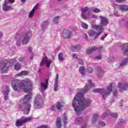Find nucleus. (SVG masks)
<instances>
[{"label":"nucleus","mask_w":128,"mask_h":128,"mask_svg":"<svg viewBox=\"0 0 128 128\" xmlns=\"http://www.w3.org/2000/svg\"><path fill=\"white\" fill-rule=\"evenodd\" d=\"M22 66V65L20 63H18L14 65V68L16 70H20V68Z\"/></svg>","instance_id":"nucleus-32"},{"label":"nucleus","mask_w":128,"mask_h":128,"mask_svg":"<svg viewBox=\"0 0 128 128\" xmlns=\"http://www.w3.org/2000/svg\"><path fill=\"white\" fill-rule=\"evenodd\" d=\"M50 26V22L46 20L43 22L41 24V28L42 30H46L48 27Z\"/></svg>","instance_id":"nucleus-18"},{"label":"nucleus","mask_w":128,"mask_h":128,"mask_svg":"<svg viewBox=\"0 0 128 128\" xmlns=\"http://www.w3.org/2000/svg\"><path fill=\"white\" fill-rule=\"evenodd\" d=\"M51 110L54 112L56 110V106H52L50 108Z\"/></svg>","instance_id":"nucleus-47"},{"label":"nucleus","mask_w":128,"mask_h":128,"mask_svg":"<svg viewBox=\"0 0 128 128\" xmlns=\"http://www.w3.org/2000/svg\"><path fill=\"white\" fill-rule=\"evenodd\" d=\"M24 60V58H20L19 60H20V62H22Z\"/></svg>","instance_id":"nucleus-63"},{"label":"nucleus","mask_w":128,"mask_h":128,"mask_svg":"<svg viewBox=\"0 0 128 128\" xmlns=\"http://www.w3.org/2000/svg\"><path fill=\"white\" fill-rule=\"evenodd\" d=\"M79 72H80V74H81L82 76H84L86 74V68H84V66H80L79 68Z\"/></svg>","instance_id":"nucleus-26"},{"label":"nucleus","mask_w":128,"mask_h":128,"mask_svg":"<svg viewBox=\"0 0 128 128\" xmlns=\"http://www.w3.org/2000/svg\"><path fill=\"white\" fill-rule=\"evenodd\" d=\"M58 58L60 62H62V60H64V56H62V54L60 53L58 54Z\"/></svg>","instance_id":"nucleus-35"},{"label":"nucleus","mask_w":128,"mask_h":128,"mask_svg":"<svg viewBox=\"0 0 128 128\" xmlns=\"http://www.w3.org/2000/svg\"><path fill=\"white\" fill-rule=\"evenodd\" d=\"M92 12H94V14H98V12H100V10L98 8H96L95 9H93Z\"/></svg>","instance_id":"nucleus-40"},{"label":"nucleus","mask_w":128,"mask_h":128,"mask_svg":"<svg viewBox=\"0 0 128 128\" xmlns=\"http://www.w3.org/2000/svg\"><path fill=\"white\" fill-rule=\"evenodd\" d=\"M2 36H4V34H2V32H0V38H2Z\"/></svg>","instance_id":"nucleus-60"},{"label":"nucleus","mask_w":128,"mask_h":128,"mask_svg":"<svg viewBox=\"0 0 128 128\" xmlns=\"http://www.w3.org/2000/svg\"><path fill=\"white\" fill-rule=\"evenodd\" d=\"M38 6H36L33 8L32 10L30 11V12L29 14V16H28L30 18H32V16H34V12H36V10H38Z\"/></svg>","instance_id":"nucleus-20"},{"label":"nucleus","mask_w":128,"mask_h":128,"mask_svg":"<svg viewBox=\"0 0 128 128\" xmlns=\"http://www.w3.org/2000/svg\"><path fill=\"white\" fill-rule=\"evenodd\" d=\"M112 84H110L107 87V90H104V89L102 88H95L94 89L92 92H98V94H102V98L104 100L106 96H110V92H112Z\"/></svg>","instance_id":"nucleus-6"},{"label":"nucleus","mask_w":128,"mask_h":128,"mask_svg":"<svg viewBox=\"0 0 128 128\" xmlns=\"http://www.w3.org/2000/svg\"><path fill=\"white\" fill-rule=\"evenodd\" d=\"M32 48L29 46L28 48V50L29 52H32Z\"/></svg>","instance_id":"nucleus-53"},{"label":"nucleus","mask_w":128,"mask_h":128,"mask_svg":"<svg viewBox=\"0 0 128 128\" xmlns=\"http://www.w3.org/2000/svg\"><path fill=\"white\" fill-rule=\"evenodd\" d=\"M72 57L74 58H76V60H78V54H76V53L72 54Z\"/></svg>","instance_id":"nucleus-49"},{"label":"nucleus","mask_w":128,"mask_h":128,"mask_svg":"<svg viewBox=\"0 0 128 128\" xmlns=\"http://www.w3.org/2000/svg\"><path fill=\"white\" fill-rule=\"evenodd\" d=\"M30 120H32L30 118H24V119H18L16 122V126H22L24 124H26L27 122L30 121Z\"/></svg>","instance_id":"nucleus-11"},{"label":"nucleus","mask_w":128,"mask_h":128,"mask_svg":"<svg viewBox=\"0 0 128 128\" xmlns=\"http://www.w3.org/2000/svg\"><path fill=\"white\" fill-rule=\"evenodd\" d=\"M82 118H77L75 120L76 124H82Z\"/></svg>","instance_id":"nucleus-30"},{"label":"nucleus","mask_w":128,"mask_h":128,"mask_svg":"<svg viewBox=\"0 0 128 128\" xmlns=\"http://www.w3.org/2000/svg\"><path fill=\"white\" fill-rule=\"evenodd\" d=\"M30 98H32V94H28L25 96L22 100V102L20 105V110H22L25 116L28 114L30 112Z\"/></svg>","instance_id":"nucleus-5"},{"label":"nucleus","mask_w":128,"mask_h":128,"mask_svg":"<svg viewBox=\"0 0 128 128\" xmlns=\"http://www.w3.org/2000/svg\"><path fill=\"white\" fill-rule=\"evenodd\" d=\"M89 8L88 6L81 8V16L83 20H86L88 16L90 15V12H88L87 14L86 12L88 10Z\"/></svg>","instance_id":"nucleus-10"},{"label":"nucleus","mask_w":128,"mask_h":128,"mask_svg":"<svg viewBox=\"0 0 128 128\" xmlns=\"http://www.w3.org/2000/svg\"><path fill=\"white\" fill-rule=\"evenodd\" d=\"M48 80L46 79L45 83L41 82V88L43 90H46L48 88Z\"/></svg>","instance_id":"nucleus-22"},{"label":"nucleus","mask_w":128,"mask_h":128,"mask_svg":"<svg viewBox=\"0 0 128 128\" xmlns=\"http://www.w3.org/2000/svg\"><path fill=\"white\" fill-rule=\"evenodd\" d=\"M114 14L116 16H118V12L114 11Z\"/></svg>","instance_id":"nucleus-59"},{"label":"nucleus","mask_w":128,"mask_h":128,"mask_svg":"<svg viewBox=\"0 0 128 128\" xmlns=\"http://www.w3.org/2000/svg\"><path fill=\"white\" fill-rule=\"evenodd\" d=\"M8 66L10 68L12 66H14V64L16 62V60H14V59H10L9 60V61H8Z\"/></svg>","instance_id":"nucleus-25"},{"label":"nucleus","mask_w":128,"mask_h":128,"mask_svg":"<svg viewBox=\"0 0 128 128\" xmlns=\"http://www.w3.org/2000/svg\"><path fill=\"white\" fill-rule=\"evenodd\" d=\"M70 50H76V46H72L70 47Z\"/></svg>","instance_id":"nucleus-54"},{"label":"nucleus","mask_w":128,"mask_h":128,"mask_svg":"<svg viewBox=\"0 0 128 128\" xmlns=\"http://www.w3.org/2000/svg\"><path fill=\"white\" fill-rule=\"evenodd\" d=\"M118 8L122 12H126L128 10V5H119Z\"/></svg>","instance_id":"nucleus-21"},{"label":"nucleus","mask_w":128,"mask_h":128,"mask_svg":"<svg viewBox=\"0 0 128 128\" xmlns=\"http://www.w3.org/2000/svg\"><path fill=\"white\" fill-rule=\"evenodd\" d=\"M128 62V58H124L122 60V62L120 63V66H126Z\"/></svg>","instance_id":"nucleus-28"},{"label":"nucleus","mask_w":128,"mask_h":128,"mask_svg":"<svg viewBox=\"0 0 128 128\" xmlns=\"http://www.w3.org/2000/svg\"><path fill=\"white\" fill-rule=\"evenodd\" d=\"M20 2H22V4H24V2H26V0H20Z\"/></svg>","instance_id":"nucleus-62"},{"label":"nucleus","mask_w":128,"mask_h":128,"mask_svg":"<svg viewBox=\"0 0 128 128\" xmlns=\"http://www.w3.org/2000/svg\"><path fill=\"white\" fill-rule=\"evenodd\" d=\"M78 62L79 64H82V66H84V61H82V60L78 58Z\"/></svg>","instance_id":"nucleus-44"},{"label":"nucleus","mask_w":128,"mask_h":128,"mask_svg":"<svg viewBox=\"0 0 128 128\" xmlns=\"http://www.w3.org/2000/svg\"><path fill=\"white\" fill-rule=\"evenodd\" d=\"M58 74H56L55 80L54 82V92H58Z\"/></svg>","instance_id":"nucleus-17"},{"label":"nucleus","mask_w":128,"mask_h":128,"mask_svg":"<svg viewBox=\"0 0 128 128\" xmlns=\"http://www.w3.org/2000/svg\"><path fill=\"white\" fill-rule=\"evenodd\" d=\"M109 116H110L112 118H116L118 116V113H113L112 112H108Z\"/></svg>","instance_id":"nucleus-31"},{"label":"nucleus","mask_w":128,"mask_h":128,"mask_svg":"<svg viewBox=\"0 0 128 128\" xmlns=\"http://www.w3.org/2000/svg\"><path fill=\"white\" fill-rule=\"evenodd\" d=\"M91 18H98V16L94 14L91 16Z\"/></svg>","instance_id":"nucleus-58"},{"label":"nucleus","mask_w":128,"mask_h":128,"mask_svg":"<svg viewBox=\"0 0 128 128\" xmlns=\"http://www.w3.org/2000/svg\"><path fill=\"white\" fill-rule=\"evenodd\" d=\"M14 2V0H4L2 4V10L4 12H10L14 8L10 6Z\"/></svg>","instance_id":"nucleus-7"},{"label":"nucleus","mask_w":128,"mask_h":128,"mask_svg":"<svg viewBox=\"0 0 128 128\" xmlns=\"http://www.w3.org/2000/svg\"><path fill=\"white\" fill-rule=\"evenodd\" d=\"M118 122L120 124H122L124 123V119H120L118 120Z\"/></svg>","instance_id":"nucleus-48"},{"label":"nucleus","mask_w":128,"mask_h":128,"mask_svg":"<svg viewBox=\"0 0 128 128\" xmlns=\"http://www.w3.org/2000/svg\"><path fill=\"white\" fill-rule=\"evenodd\" d=\"M18 76H28V71H22L20 73H18Z\"/></svg>","instance_id":"nucleus-33"},{"label":"nucleus","mask_w":128,"mask_h":128,"mask_svg":"<svg viewBox=\"0 0 128 128\" xmlns=\"http://www.w3.org/2000/svg\"><path fill=\"white\" fill-rule=\"evenodd\" d=\"M75 48L76 50H80L82 48V46H80V45H76V46H75Z\"/></svg>","instance_id":"nucleus-45"},{"label":"nucleus","mask_w":128,"mask_h":128,"mask_svg":"<svg viewBox=\"0 0 128 128\" xmlns=\"http://www.w3.org/2000/svg\"><path fill=\"white\" fill-rule=\"evenodd\" d=\"M82 28H84L85 30H88V26L86 23H82L81 24Z\"/></svg>","instance_id":"nucleus-37"},{"label":"nucleus","mask_w":128,"mask_h":128,"mask_svg":"<svg viewBox=\"0 0 128 128\" xmlns=\"http://www.w3.org/2000/svg\"><path fill=\"white\" fill-rule=\"evenodd\" d=\"M56 124V128H62V121L60 118H57Z\"/></svg>","instance_id":"nucleus-23"},{"label":"nucleus","mask_w":128,"mask_h":128,"mask_svg":"<svg viewBox=\"0 0 128 128\" xmlns=\"http://www.w3.org/2000/svg\"><path fill=\"white\" fill-rule=\"evenodd\" d=\"M60 16H56V17L54 18L53 21L54 24H58V20H60Z\"/></svg>","instance_id":"nucleus-36"},{"label":"nucleus","mask_w":128,"mask_h":128,"mask_svg":"<svg viewBox=\"0 0 128 128\" xmlns=\"http://www.w3.org/2000/svg\"><path fill=\"white\" fill-rule=\"evenodd\" d=\"M84 38H85V40H88V34H84Z\"/></svg>","instance_id":"nucleus-56"},{"label":"nucleus","mask_w":128,"mask_h":128,"mask_svg":"<svg viewBox=\"0 0 128 128\" xmlns=\"http://www.w3.org/2000/svg\"><path fill=\"white\" fill-rule=\"evenodd\" d=\"M104 76V72H100V74H97V76L98 78H100Z\"/></svg>","instance_id":"nucleus-46"},{"label":"nucleus","mask_w":128,"mask_h":128,"mask_svg":"<svg viewBox=\"0 0 128 128\" xmlns=\"http://www.w3.org/2000/svg\"><path fill=\"white\" fill-rule=\"evenodd\" d=\"M108 36V34H105V36H102L101 38L102 40H104V38H106V37Z\"/></svg>","instance_id":"nucleus-57"},{"label":"nucleus","mask_w":128,"mask_h":128,"mask_svg":"<svg viewBox=\"0 0 128 128\" xmlns=\"http://www.w3.org/2000/svg\"><path fill=\"white\" fill-rule=\"evenodd\" d=\"M30 38H32V32L30 31L27 32L22 35L16 34L15 36V38L17 40L16 46H20L21 42L24 46L28 44L30 42Z\"/></svg>","instance_id":"nucleus-4"},{"label":"nucleus","mask_w":128,"mask_h":128,"mask_svg":"<svg viewBox=\"0 0 128 128\" xmlns=\"http://www.w3.org/2000/svg\"><path fill=\"white\" fill-rule=\"evenodd\" d=\"M100 118V116L98 114H94L93 115V118L91 121V124H96V120H98Z\"/></svg>","instance_id":"nucleus-19"},{"label":"nucleus","mask_w":128,"mask_h":128,"mask_svg":"<svg viewBox=\"0 0 128 128\" xmlns=\"http://www.w3.org/2000/svg\"><path fill=\"white\" fill-rule=\"evenodd\" d=\"M12 87L15 92H20L22 90L25 92H30L32 86V82L28 79L22 80H14L12 82Z\"/></svg>","instance_id":"nucleus-2"},{"label":"nucleus","mask_w":128,"mask_h":128,"mask_svg":"<svg viewBox=\"0 0 128 128\" xmlns=\"http://www.w3.org/2000/svg\"><path fill=\"white\" fill-rule=\"evenodd\" d=\"M41 72H42V69H39L38 70V74H40Z\"/></svg>","instance_id":"nucleus-61"},{"label":"nucleus","mask_w":128,"mask_h":128,"mask_svg":"<svg viewBox=\"0 0 128 128\" xmlns=\"http://www.w3.org/2000/svg\"><path fill=\"white\" fill-rule=\"evenodd\" d=\"M88 124L86 123H84L82 126L81 128H87Z\"/></svg>","instance_id":"nucleus-50"},{"label":"nucleus","mask_w":128,"mask_h":128,"mask_svg":"<svg viewBox=\"0 0 128 128\" xmlns=\"http://www.w3.org/2000/svg\"><path fill=\"white\" fill-rule=\"evenodd\" d=\"M42 102H44V99H42L40 95L37 96L35 100V106H37V108H40V106H42Z\"/></svg>","instance_id":"nucleus-13"},{"label":"nucleus","mask_w":128,"mask_h":128,"mask_svg":"<svg viewBox=\"0 0 128 128\" xmlns=\"http://www.w3.org/2000/svg\"><path fill=\"white\" fill-rule=\"evenodd\" d=\"M121 52L123 56H128V43L124 44L122 46Z\"/></svg>","instance_id":"nucleus-15"},{"label":"nucleus","mask_w":128,"mask_h":128,"mask_svg":"<svg viewBox=\"0 0 128 128\" xmlns=\"http://www.w3.org/2000/svg\"><path fill=\"white\" fill-rule=\"evenodd\" d=\"M108 112H106L104 113L101 116V118H106V116L107 115H108V114L110 115V114H108Z\"/></svg>","instance_id":"nucleus-41"},{"label":"nucleus","mask_w":128,"mask_h":128,"mask_svg":"<svg viewBox=\"0 0 128 128\" xmlns=\"http://www.w3.org/2000/svg\"><path fill=\"white\" fill-rule=\"evenodd\" d=\"M126 0H116V2H126Z\"/></svg>","instance_id":"nucleus-51"},{"label":"nucleus","mask_w":128,"mask_h":128,"mask_svg":"<svg viewBox=\"0 0 128 128\" xmlns=\"http://www.w3.org/2000/svg\"><path fill=\"white\" fill-rule=\"evenodd\" d=\"M100 25L92 24V28L98 31V32L96 33V36L94 37L95 40H96L102 34V32L104 30V28L108 24V19L106 17L100 16Z\"/></svg>","instance_id":"nucleus-3"},{"label":"nucleus","mask_w":128,"mask_h":128,"mask_svg":"<svg viewBox=\"0 0 128 128\" xmlns=\"http://www.w3.org/2000/svg\"><path fill=\"white\" fill-rule=\"evenodd\" d=\"M98 70V74H100L101 72H104V70L100 68V67L98 66L97 69Z\"/></svg>","instance_id":"nucleus-43"},{"label":"nucleus","mask_w":128,"mask_h":128,"mask_svg":"<svg viewBox=\"0 0 128 128\" xmlns=\"http://www.w3.org/2000/svg\"><path fill=\"white\" fill-rule=\"evenodd\" d=\"M113 95L115 97L118 96V90H116V87H114V89L113 90Z\"/></svg>","instance_id":"nucleus-38"},{"label":"nucleus","mask_w":128,"mask_h":128,"mask_svg":"<svg viewBox=\"0 0 128 128\" xmlns=\"http://www.w3.org/2000/svg\"><path fill=\"white\" fill-rule=\"evenodd\" d=\"M96 46H94L92 48H88L87 50L86 54H90L94 52H96Z\"/></svg>","instance_id":"nucleus-24"},{"label":"nucleus","mask_w":128,"mask_h":128,"mask_svg":"<svg viewBox=\"0 0 128 128\" xmlns=\"http://www.w3.org/2000/svg\"><path fill=\"white\" fill-rule=\"evenodd\" d=\"M94 70L92 68L89 67L87 68V71L89 74H92V72Z\"/></svg>","instance_id":"nucleus-42"},{"label":"nucleus","mask_w":128,"mask_h":128,"mask_svg":"<svg viewBox=\"0 0 128 128\" xmlns=\"http://www.w3.org/2000/svg\"><path fill=\"white\" fill-rule=\"evenodd\" d=\"M52 62V60L48 59V57H44L42 60L41 61V62L40 63V66H44V64H46V66L47 68H50V64Z\"/></svg>","instance_id":"nucleus-12"},{"label":"nucleus","mask_w":128,"mask_h":128,"mask_svg":"<svg viewBox=\"0 0 128 128\" xmlns=\"http://www.w3.org/2000/svg\"><path fill=\"white\" fill-rule=\"evenodd\" d=\"M118 88L120 92H122L124 90H126L128 89V84L126 83L125 84H122L120 83H118Z\"/></svg>","instance_id":"nucleus-16"},{"label":"nucleus","mask_w":128,"mask_h":128,"mask_svg":"<svg viewBox=\"0 0 128 128\" xmlns=\"http://www.w3.org/2000/svg\"><path fill=\"white\" fill-rule=\"evenodd\" d=\"M8 68V60H2L0 62V70L2 74H6Z\"/></svg>","instance_id":"nucleus-8"},{"label":"nucleus","mask_w":128,"mask_h":128,"mask_svg":"<svg viewBox=\"0 0 128 128\" xmlns=\"http://www.w3.org/2000/svg\"><path fill=\"white\" fill-rule=\"evenodd\" d=\"M96 48L98 52H102V47Z\"/></svg>","instance_id":"nucleus-52"},{"label":"nucleus","mask_w":128,"mask_h":128,"mask_svg":"<svg viewBox=\"0 0 128 128\" xmlns=\"http://www.w3.org/2000/svg\"><path fill=\"white\" fill-rule=\"evenodd\" d=\"M30 60H34V56H31L30 57Z\"/></svg>","instance_id":"nucleus-64"},{"label":"nucleus","mask_w":128,"mask_h":128,"mask_svg":"<svg viewBox=\"0 0 128 128\" xmlns=\"http://www.w3.org/2000/svg\"><path fill=\"white\" fill-rule=\"evenodd\" d=\"M62 118L64 126H66V120H68V117L66 116V113L64 114V116Z\"/></svg>","instance_id":"nucleus-29"},{"label":"nucleus","mask_w":128,"mask_h":128,"mask_svg":"<svg viewBox=\"0 0 128 128\" xmlns=\"http://www.w3.org/2000/svg\"><path fill=\"white\" fill-rule=\"evenodd\" d=\"M92 88H94V84L92 82V80H89L84 88L82 89L81 92H79L74 97L72 106L76 114H80V112H82L92 104L90 99L84 98V94L88 92Z\"/></svg>","instance_id":"nucleus-1"},{"label":"nucleus","mask_w":128,"mask_h":128,"mask_svg":"<svg viewBox=\"0 0 128 128\" xmlns=\"http://www.w3.org/2000/svg\"><path fill=\"white\" fill-rule=\"evenodd\" d=\"M98 124H99V126H106V122H104L103 121H99L98 122Z\"/></svg>","instance_id":"nucleus-39"},{"label":"nucleus","mask_w":128,"mask_h":128,"mask_svg":"<svg viewBox=\"0 0 128 128\" xmlns=\"http://www.w3.org/2000/svg\"><path fill=\"white\" fill-rule=\"evenodd\" d=\"M62 103L58 102L56 106L57 110H62Z\"/></svg>","instance_id":"nucleus-34"},{"label":"nucleus","mask_w":128,"mask_h":128,"mask_svg":"<svg viewBox=\"0 0 128 128\" xmlns=\"http://www.w3.org/2000/svg\"><path fill=\"white\" fill-rule=\"evenodd\" d=\"M2 94L4 96V100H8V94L10 92V87L8 86H4L2 87Z\"/></svg>","instance_id":"nucleus-14"},{"label":"nucleus","mask_w":128,"mask_h":128,"mask_svg":"<svg viewBox=\"0 0 128 128\" xmlns=\"http://www.w3.org/2000/svg\"><path fill=\"white\" fill-rule=\"evenodd\" d=\"M95 58L96 60H102V56H97Z\"/></svg>","instance_id":"nucleus-55"},{"label":"nucleus","mask_w":128,"mask_h":128,"mask_svg":"<svg viewBox=\"0 0 128 128\" xmlns=\"http://www.w3.org/2000/svg\"><path fill=\"white\" fill-rule=\"evenodd\" d=\"M74 34H72V31L64 29L62 31V37L64 40H68V38H72Z\"/></svg>","instance_id":"nucleus-9"},{"label":"nucleus","mask_w":128,"mask_h":128,"mask_svg":"<svg viewBox=\"0 0 128 128\" xmlns=\"http://www.w3.org/2000/svg\"><path fill=\"white\" fill-rule=\"evenodd\" d=\"M88 34L90 36H96V32L94 30H89L88 32Z\"/></svg>","instance_id":"nucleus-27"}]
</instances>
